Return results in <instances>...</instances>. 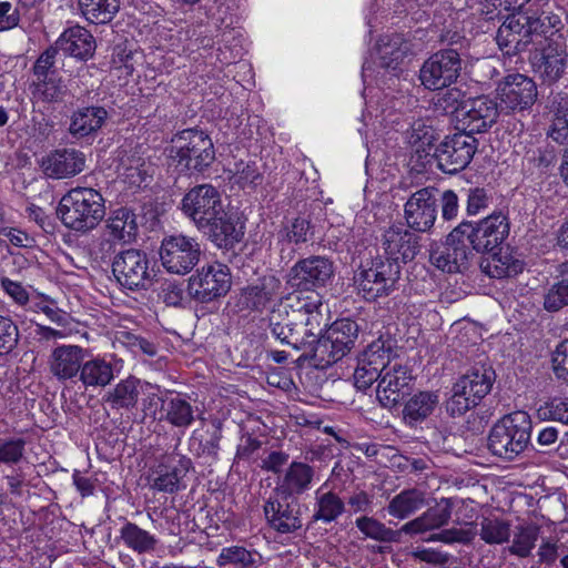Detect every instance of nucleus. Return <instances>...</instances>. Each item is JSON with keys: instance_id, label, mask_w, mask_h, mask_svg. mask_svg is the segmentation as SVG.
<instances>
[{"instance_id": "f257e3e1", "label": "nucleus", "mask_w": 568, "mask_h": 568, "mask_svg": "<svg viewBox=\"0 0 568 568\" xmlns=\"http://www.w3.org/2000/svg\"><path fill=\"white\" fill-rule=\"evenodd\" d=\"M169 160V165L180 174L204 173L215 161L214 144L203 131L196 129L180 131L172 139Z\"/></svg>"}, {"instance_id": "f03ea898", "label": "nucleus", "mask_w": 568, "mask_h": 568, "mask_svg": "<svg viewBox=\"0 0 568 568\" xmlns=\"http://www.w3.org/2000/svg\"><path fill=\"white\" fill-rule=\"evenodd\" d=\"M62 224L77 232L93 230L104 217V199L92 187H74L62 196L57 209Z\"/></svg>"}, {"instance_id": "7ed1b4c3", "label": "nucleus", "mask_w": 568, "mask_h": 568, "mask_svg": "<svg viewBox=\"0 0 568 568\" xmlns=\"http://www.w3.org/2000/svg\"><path fill=\"white\" fill-rule=\"evenodd\" d=\"M532 423L528 413L517 410L505 415L489 430L487 448L491 455L511 462L529 446Z\"/></svg>"}, {"instance_id": "20e7f679", "label": "nucleus", "mask_w": 568, "mask_h": 568, "mask_svg": "<svg viewBox=\"0 0 568 568\" xmlns=\"http://www.w3.org/2000/svg\"><path fill=\"white\" fill-rule=\"evenodd\" d=\"M495 381L496 373L491 365H474L453 384L446 412L453 417L464 415L490 393Z\"/></svg>"}, {"instance_id": "39448f33", "label": "nucleus", "mask_w": 568, "mask_h": 568, "mask_svg": "<svg viewBox=\"0 0 568 568\" xmlns=\"http://www.w3.org/2000/svg\"><path fill=\"white\" fill-rule=\"evenodd\" d=\"M359 326L351 318L335 321L313 345L310 355L315 366L325 368L341 361L355 345Z\"/></svg>"}, {"instance_id": "423d86ee", "label": "nucleus", "mask_w": 568, "mask_h": 568, "mask_svg": "<svg viewBox=\"0 0 568 568\" xmlns=\"http://www.w3.org/2000/svg\"><path fill=\"white\" fill-rule=\"evenodd\" d=\"M459 233L473 251L490 253L500 250V245L509 234V221L501 212L493 213L477 223L467 221L459 223L452 237Z\"/></svg>"}, {"instance_id": "0eeeda50", "label": "nucleus", "mask_w": 568, "mask_h": 568, "mask_svg": "<svg viewBox=\"0 0 568 568\" xmlns=\"http://www.w3.org/2000/svg\"><path fill=\"white\" fill-rule=\"evenodd\" d=\"M399 276L400 266L396 261L377 257L362 265L354 280L358 294L366 301H375L394 292Z\"/></svg>"}, {"instance_id": "6e6552de", "label": "nucleus", "mask_w": 568, "mask_h": 568, "mask_svg": "<svg viewBox=\"0 0 568 568\" xmlns=\"http://www.w3.org/2000/svg\"><path fill=\"white\" fill-rule=\"evenodd\" d=\"M462 70L460 53L453 48L442 49L424 61L419 69V80L427 90H442L455 83Z\"/></svg>"}, {"instance_id": "1a4fd4ad", "label": "nucleus", "mask_w": 568, "mask_h": 568, "mask_svg": "<svg viewBox=\"0 0 568 568\" xmlns=\"http://www.w3.org/2000/svg\"><path fill=\"white\" fill-rule=\"evenodd\" d=\"M112 274L123 288L130 291L149 288L154 277L148 254L138 248L119 252L112 262Z\"/></svg>"}, {"instance_id": "9d476101", "label": "nucleus", "mask_w": 568, "mask_h": 568, "mask_svg": "<svg viewBox=\"0 0 568 568\" xmlns=\"http://www.w3.org/2000/svg\"><path fill=\"white\" fill-rule=\"evenodd\" d=\"M201 245L196 237L182 233L164 236L160 250V261L166 272L185 275L200 262Z\"/></svg>"}, {"instance_id": "9b49d317", "label": "nucleus", "mask_w": 568, "mask_h": 568, "mask_svg": "<svg viewBox=\"0 0 568 568\" xmlns=\"http://www.w3.org/2000/svg\"><path fill=\"white\" fill-rule=\"evenodd\" d=\"M232 276L227 265L214 262L202 266L189 278L187 292L200 303H210L225 296L231 290Z\"/></svg>"}, {"instance_id": "f8f14e48", "label": "nucleus", "mask_w": 568, "mask_h": 568, "mask_svg": "<svg viewBox=\"0 0 568 568\" xmlns=\"http://www.w3.org/2000/svg\"><path fill=\"white\" fill-rule=\"evenodd\" d=\"M263 513L267 526L281 535H295L303 528L302 505L297 497L272 490L264 500Z\"/></svg>"}, {"instance_id": "ddd939ff", "label": "nucleus", "mask_w": 568, "mask_h": 568, "mask_svg": "<svg viewBox=\"0 0 568 568\" xmlns=\"http://www.w3.org/2000/svg\"><path fill=\"white\" fill-rule=\"evenodd\" d=\"M477 146V139L466 131L446 136L434 153L438 169L447 174L463 171L474 158Z\"/></svg>"}, {"instance_id": "4468645a", "label": "nucleus", "mask_w": 568, "mask_h": 568, "mask_svg": "<svg viewBox=\"0 0 568 568\" xmlns=\"http://www.w3.org/2000/svg\"><path fill=\"white\" fill-rule=\"evenodd\" d=\"M500 110L506 113H524L530 111L538 98L536 82L523 73H510L497 85Z\"/></svg>"}, {"instance_id": "2eb2a0df", "label": "nucleus", "mask_w": 568, "mask_h": 568, "mask_svg": "<svg viewBox=\"0 0 568 568\" xmlns=\"http://www.w3.org/2000/svg\"><path fill=\"white\" fill-rule=\"evenodd\" d=\"M224 209L220 191L212 184L205 183L190 189L181 201V211L196 226H206L216 214Z\"/></svg>"}, {"instance_id": "dca6fc26", "label": "nucleus", "mask_w": 568, "mask_h": 568, "mask_svg": "<svg viewBox=\"0 0 568 568\" xmlns=\"http://www.w3.org/2000/svg\"><path fill=\"white\" fill-rule=\"evenodd\" d=\"M335 273L334 262L321 255L297 261L287 274V284L300 291L314 292L325 287Z\"/></svg>"}, {"instance_id": "f3484780", "label": "nucleus", "mask_w": 568, "mask_h": 568, "mask_svg": "<svg viewBox=\"0 0 568 568\" xmlns=\"http://www.w3.org/2000/svg\"><path fill=\"white\" fill-rule=\"evenodd\" d=\"M567 47L562 41L545 39V44L529 55L532 72L547 84L562 78L567 67Z\"/></svg>"}, {"instance_id": "a211bd4d", "label": "nucleus", "mask_w": 568, "mask_h": 568, "mask_svg": "<svg viewBox=\"0 0 568 568\" xmlns=\"http://www.w3.org/2000/svg\"><path fill=\"white\" fill-rule=\"evenodd\" d=\"M191 468L192 460L189 457L174 452L164 454L150 473V487L159 493L175 494L184 488L182 481Z\"/></svg>"}, {"instance_id": "6ab92c4d", "label": "nucleus", "mask_w": 568, "mask_h": 568, "mask_svg": "<svg viewBox=\"0 0 568 568\" xmlns=\"http://www.w3.org/2000/svg\"><path fill=\"white\" fill-rule=\"evenodd\" d=\"M438 190L423 187L414 192L404 205V219L414 232H429L437 219Z\"/></svg>"}, {"instance_id": "aec40b11", "label": "nucleus", "mask_w": 568, "mask_h": 568, "mask_svg": "<svg viewBox=\"0 0 568 568\" xmlns=\"http://www.w3.org/2000/svg\"><path fill=\"white\" fill-rule=\"evenodd\" d=\"M297 316L301 315L297 314ZM295 317L296 314L292 313L285 300L268 316L270 333L282 345H286L294 351H303L304 355H307L310 343L305 342L306 338L302 334V326Z\"/></svg>"}, {"instance_id": "412c9836", "label": "nucleus", "mask_w": 568, "mask_h": 568, "mask_svg": "<svg viewBox=\"0 0 568 568\" xmlns=\"http://www.w3.org/2000/svg\"><path fill=\"white\" fill-rule=\"evenodd\" d=\"M413 375L408 366L394 362L386 368L376 388V398L388 409L396 407L412 390Z\"/></svg>"}, {"instance_id": "4be33fe9", "label": "nucleus", "mask_w": 568, "mask_h": 568, "mask_svg": "<svg viewBox=\"0 0 568 568\" xmlns=\"http://www.w3.org/2000/svg\"><path fill=\"white\" fill-rule=\"evenodd\" d=\"M286 302L293 314L301 315H296L295 320L302 326V334L306 338L305 342L310 343V347H307V356H310L313 345H316L317 339L323 335V326H326L321 312L322 301L318 295L315 298L295 295L287 297Z\"/></svg>"}, {"instance_id": "5701e85b", "label": "nucleus", "mask_w": 568, "mask_h": 568, "mask_svg": "<svg viewBox=\"0 0 568 568\" xmlns=\"http://www.w3.org/2000/svg\"><path fill=\"white\" fill-rule=\"evenodd\" d=\"M381 246L387 261L407 263L419 252V236L402 223H395L386 227L381 236Z\"/></svg>"}, {"instance_id": "b1692460", "label": "nucleus", "mask_w": 568, "mask_h": 568, "mask_svg": "<svg viewBox=\"0 0 568 568\" xmlns=\"http://www.w3.org/2000/svg\"><path fill=\"white\" fill-rule=\"evenodd\" d=\"M454 234L455 229L447 235L445 245L433 250L429 255L432 264L447 273L466 271L474 256L473 250L462 234L452 237Z\"/></svg>"}, {"instance_id": "393cba45", "label": "nucleus", "mask_w": 568, "mask_h": 568, "mask_svg": "<svg viewBox=\"0 0 568 568\" xmlns=\"http://www.w3.org/2000/svg\"><path fill=\"white\" fill-rule=\"evenodd\" d=\"M499 116L497 102L488 95L468 98L463 105L460 121L467 133H483L490 129Z\"/></svg>"}, {"instance_id": "a878e982", "label": "nucleus", "mask_w": 568, "mask_h": 568, "mask_svg": "<svg viewBox=\"0 0 568 568\" xmlns=\"http://www.w3.org/2000/svg\"><path fill=\"white\" fill-rule=\"evenodd\" d=\"M85 166V155L77 149H57L42 156V173L54 180L69 179L81 173Z\"/></svg>"}, {"instance_id": "bb28decb", "label": "nucleus", "mask_w": 568, "mask_h": 568, "mask_svg": "<svg viewBox=\"0 0 568 568\" xmlns=\"http://www.w3.org/2000/svg\"><path fill=\"white\" fill-rule=\"evenodd\" d=\"M244 224L240 223L237 217L222 210V214H216L206 226L199 229L207 239L219 248L232 250L244 236Z\"/></svg>"}, {"instance_id": "cd10ccee", "label": "nucleus", "mask_w": 568, "mask_h": 568, "mask_svg": "<svg viewBox=\"0 0 568 568\" xmlns=\"http://www.w3.org/2000/svg\"><path fill=\"white\" fill-rule=\"evenodd\" d=\"M87 351L79 345H59L50 354V373L59 381L79 378Z\"/></svg>"}, {"instance_id": "c85d7f7f", "label": "nucleus", "mask_w": 568, "mask_h": 568, "mask_svg": "<svg viewBox=\"0 0 568 568\" xmlns=\"http://www.w3.org/2000/svg\"><path fill=\"white\" fill-rule=\"evenodd\" d=\"M526 14L518 12L506 18L498 28L496 42L504 54L513 57L527 50L532 39L528 37L525 24Z\"/></svg>"}, {"instance_id": "c756f323", "label": "nucleus", "mask_w": 568, "mask_h": 568, "mask_svg": "<svg viewBox=\"0 0 568 568\" xmlns=\"http://www.w3.org/2000/svg\"><path fill=\"white\" fill-rule=\"evenodd\" d=\"M282 283L273 274L258 277L241 290L239 304L244 310L263 311L281 294Z\"/></svg>"}, {"instance_id": "7c9ffc66", "label": "nucleus", "mask_w": 568, "mask_h": 568, "mask_svg": "<svg viewBox=\"0 0 568 568\" xmlns=\"http://www.w3.org/2000/svg\"><path fill=\"white\" fill-rule=\"evenodd\" d=\"M453 508L454 503L452 498L443 497L435 506L427 508L418 517L405 523L400 527V531L413 537L439 529L449 523Z\"/></svg>"}, {"instance_id": "2f4dec72", "label": "nucleus", "mask_w": 568, "mask_h": 568, "mask_svg": "<svg viewBox=\"0 0 568 568\" xmlns=\"http://www.w3.org/2000/svg\"><path fill=\"white\" fill-rule=\"evenodd\" d=\"M57 51L80 61L93 57L97 48L94 37L85 28L73 26L64 30L55 41Z\"/></svg>"}, {"instance_id": "473e14b6", "label": "nucleus", "mask_w": 568, "mask_h": 568, "mask_svg": "<svg viewBox=\"0 0 568 568\" xmlns=\"http://www.w3.org/2000/svg\"><path fill=\"white\" fill-rule=\"evenodd\" d=\"M160 419L176 428L190 427L196 418L197 407L180 393L166 392L161 398Z\"/></svg>"}, {"instance_id": "72a5a7b5", "label": "nucleus", "mask_w": 568, "mask_h": 568, "mask_svg": "<svg viewBox=\"0 0 568 568\" xmlns=\"http://www.w3.org/2000/svg\"><path fill=\"white\" fill-rule=\"evenodd\" d=\"M108 111L100 105L81 106L70 118L69 133L77 139L95 135L105 124Z\"/></svg>"}, {"instance_id": "f704fd0d", "label": "nucleus", "mask_w": 568, "mask_h": 568, "mask_svg": "<svg viewBox=\"0 0 568 568\" xmlns=\"http://www.w3.org/2000/svg\"><path fill=\"white\" fill-rule=\"evenodd\" d=\"M138 229L136 214L128 207H120L109 214L103 232L118 244H129L135 240Z\"/></svg>"}, {"instance_id": "c9c22d12", "label": "nucleus", "mask_w": 568, "mask_h": 568, "mask_svg": "<svg viewBox=\"0 0 568 568\" xmlns=\"http://www.w3.org/2000/svg\"><path fill=\"white\" fill-rule=\"evenodd\" d=\"M315 470L303 462H292L273 489L290 497H297L307 491L313 483Z\"/></svg>"}, {"instance_id": "e433bc0d", "label": "nucleus", "mask_w": 568, "mask_h": 568, "mask_svg": "<svg viewBox=\"0 0 568 568\" xmlns=\"http://www.w3.org/2000/svg\"><path fill=\"white\" fill-rule=\"evenodd\" d=\"M326 486L327 483L315 491L313 523L331 524L345 513L346 504L344 499L334 490H326Z\"/></svg>"}, {"instance_id": "4c0bfd02", "label": "nucleus", "mask_w": 568, "mask_h": 568, "mask_svg": "<svg viewBox=\"0 0 568 568\" xmlns=\"http://www.w3.org/2000/svg\"><path fill=\"white\" fill-rule=\"evenodd\" d=\"M410 51L402 34L383 36L377 43L379 67L396 71Z\"/></svg>"}, {"instance_id": "58836bf2", "label": "nucleus", "mask_w": 568, "mask_h": 568, "mask_svg": "<svg viewBox=\"0 0 568 568\" xmlns=\"http://www.w3.org/2000/svg\"><path fill=\"white\" fill-rule=\"evenodd\" d=\"M114 366L104 357L95 356L84 359L79 381L88 388H103L114 379Z\"/></svg>"}, {"instance_id": "ea45409f", "label": "nucleus", "mask_w": 568, "mask_h": 568, "mask_svg": "<svg viewBox=\"0 0 568 568\" xmlns=\"http://www.w3.org/2000/svg\"><path fill=\"white\" fill-rule=\"evenodd\" d=\"M153 166L136 152L121 158L119 172L124 181L134 187L146 186L152 180Z\"/></svg>"}, {"instance_id": "a19ab883", "label": "nucleus", "mask_w": 568, "mask_h": 568, "mask_svg": "<svg viewBox=\"0 0 568 568\" xmlns=\"http://www.w3.org/2000/svg\"><path fill=\"white\" fill-rule=\"evenodd\" d=\"M438 404L439 395L437 392H418L405 403L403 418L406 424L414 426L430 416Z\"/></svg>"}, {"instance_id": "79ce46f5", "label": "nucleus", "mask_w": 568, "mask_h": 568, "mask_svg": "<svg viewBox=\"0 0 568 568\" xmlns=\"http://www.w3.org/2000/svg\"><path fill=\"white\" fill-rule=\"evenodd\" d=\"M426 493L418 488H408L395 495L388 503L387 513L397 518L406 519L426 506Z\"/></svg>"}, {"instance_id": "37998d69", "label": "nucleus", "mask_w": 568, "mask_h": 568, "mask_svg": "<svg viewBox=\"0 0 568 568\" xmlns=\"http://www.w3.org/2000/svg\"><path fill=\"white\" fill-rule=\"evenodd\" d=\"M30 92L33 102L49 104L63 103L69 95V89L60 75L32 81Z\"/></svg>"}, {"instance_id": "c03bdc74", "label": "nucleus", "mask_w": 568, "mask_h": 568, "mask_svg": "<svg viewBox=\"0 0 568 568\" xmlns=\"http://www.w3.org/2000/svg\"><path fill=\"white\" fill-rule=\"evenodd\" d=\"M139 384L136 377L129 376L110 389L103 399L112 409H132L139 399Z\"/></svg>"}, {"instance_id": "a18cd8bd", "label": "nucleus", "mask_w": 568, "mask_h": 568, "mask_svg": "<svg viewBox=\"0 0 568 568\" xmlns=\"http://www.w3.org/2000/svg\"><path fill=\"white\" fill-rule=\"evenodd\" d=\"M120 539L124 546L138 555L153 552L158 546V538L135 523L126 521L120 529Z\"/></svg>"}, {"instance_id": "49530a36", "label": "nucleus", "mask_w": 568, "mask_h": 568, "mask_svg": "<svg viewBox=\"0 0 568 568\" xmlns=\"http://www.w3.org/2000/svg\"><path fill=\"white\" fill-rule=\"evenodd\" d=\"M393 341L383 337L373 341L358 358V363L365 365L368 369L374 368L382 374L393 365Z\"/></svg>"}, {"instance_id": "de8ad7c7", "label": "nucleus", "mask_w": 568, "mask_h": 568, "mask_svg": "<svg viewBox=\"0 0 568 568\" xmlns=\"http://www.w3.org/2000/svg\"><path fill=\"white\" fill-rule=\"evenodd\" d=\"M540 535V527L534 523H523L511 530L513 540L505 548L510 555L527 558L531 555Z\"/></svg>"}, {"instance_id": "09e8293b", "label": "nucleus", "mask_w": 568, "mask_h": 568, "mask_svg": "<svg viewBox=\"0 0 568 568\" xmlns=\"http://www.w3.org/2000/svg\"><path fill=\"white\" fill-rule=\"evenodd\" d=\"M491 254L484 257L480 262V270L483 273L493 278H507L516 276L524 270V263L509 254Z\"/></svg>"}, {"instance_id": "8fccbe9b", "label": "nucleus", "mask_w": 568, "mask_h": 568, "mask_svg": "<svg viewBox=\"0 0 568 568\" xmlns=\"http://www.w3.org/2000/svg\"><path fill=\"white\" fill-rule=\"evenodd\" d=\"M83 16L92 23L112 21L121 7V0H78Z\"/></svg>"}, {"instance_id": "3c124183", "label": "nucleus", "mask_w": 568, "mask_h": 568, "mask_svg": "<svg viewBox=\"0 0 568 568\" xmlns=\"http://www.w3.org/2000/svg\"><path fill=\"white\" fill-rule=\"evenodd\" d=\"M479 537L487 545H503L509 542L511 524L500 517H484L479 523Z\"/></svg>"}, {"instance_id": "603ef678", "label": "nucleus", "mask_w": 568, "mask_h": 568, "mask_svg": "<svg viewBox=\"0 0 568 568\" xmlns=\"http://www.w3.org/2000/svg\"><path fill=\"white\" fill-rule=\"evenodd\" d=\"M314 236V225L305 216H297L286 224L278 232L280 242L301 245L307 243Z\"/></svg>"}, {"instance_id": "864d4df0", "label": "nucleus", "mask_w": 568, "mask_h": 568, "mask_svg": "<svg viewBox=\"0 0 568 568\" xmlns=\"http://www.w3.org/2000/svg\"><path fill=\"white\" fill-rule=\"evenodd\" d=\"M355 526L366 538L381 542H397L404 531L393 530L374 517L361 516L356 518Z\"/></svg>"}, {"instance_id": "5fc2aeb1", "label": "nucleus", "mask_w": 568, "mask_h": 568, "mask_svg": "<svg viewBox=\"0 0 568 568\" xmlns=\"http://www.w3.org/2000/svg\"><path fill=\"white\" fill-rule=\"evenodd\" d=\"M256 556V551H251L243 546L224 547L216 558V565L219 567L232 565L237 568H254L257 564Z\"/></svg>"}, {"instance_id": "6e6d98bb", "label": "nucleus", "mask_w": 568, "mask_h": 568, "mask_svg": "<svg viewBox=\"0 0 568 568\" xmlns=\"http://www.w3.org/2000/svg\"><path fill=\"white\" fill-rule=\"evenodd\" d=\"M408 143L416 149V152L428 154L434 142L437 140L436 130L424 120L415 121L407 132Z\"/></svg>"}, {"instance_id": "4d7b16f0", "label": "nucleus", "mask_w": 568, "mask_h": 568, "mask_svg": "<svg viewBox=\"0 0 568 568\" xmlns=\"http://www.w3.org/2000/svg\"><path fill=\"white\" fill-rule=\"evenodd\" d=\"M222 439V429L216 426L211 433L209 438L203 442L193 433L190 438V450L197 457L207 456L216 460L219 458L220 442Z\"/></svg>"}, {"instance_id": "13d9d810", "label": "nucleus", "mask_w": 568, "mask_h": 568, "mask_svg": "<svg viewBox=\"0 0 568 568\" xmlns=\"http://www.w3.org/2000/svg\"><path fill=\"white\" fill-rule=\"evenodd\" d=\"M537 417L568 425V397L549 398L538 407Z\"/></svg>"}, {"instance_id": "bf43d9fd", "label": "nucleus", "mask_w": 568, "mask_h": 568, "mask_svg": "<svg viewBox=\"0 0 568 568\" xmlns=\"http://www.w3.org/2000/svg\"><path fill=\"white\" fill-rule=\"evenodd\" d=\"M544 308L547 312H558L568 306V277L554 283L544 295Z\"/></svg>"}, {"instance_id": "052dcab7", "label": "nucleus", "mask_w": 568, "mask_h": 568, "mask_svg": "<svg viewBox=\"0 0 568 568\" xmlns=\"http://www.w3.org/2000/svg\"><path fill=\"white\" fill-rule=\"evenodd\" d=\"M27 442L22 437H12L0 440V464L17 465L24 456Z\"/></svg>"}, {"instance_id": "680f3d73", "label": "nucleus", "mask_w": 568, "mask_h": 568, "mask_svg": "<svg viewBox=\"0 0 568 568\" xmlns=\"http://www.w3.org/2000/svg\"><path fill=\"white\" fill-rule=\"evenodd\" d=\"M19 338L18 325L11 317L0 314V357L11 353L17 347Z\"/></svg>"}, {"instance_id": "e2e57ef3", "label": "nucleus", "mask_w": 568, "mask_h": 568, "mask_svg": "<svg viewBox=\"0 0 568 568\" xmlns=\"http://www.w3.org/2000/svg\"><path fill=\"white\" fill-rule=\"evenodd\" d=\"M118 341L131 351L134 355H146L153 357L158 354V346L154 342L130 332H122Z\"/></svg>"}, {"instance_id": "0e129e2a", "label": "nucleus", "mask_w": 568, "mask_h": 568, "mask_svg": "<svg viewBox=\"0 0 568 568\" xmlns=\"http://www.w3.org/2000/svg\"><path fill=\"white\" fill-rule=\"evenodd\" d=\"M57 48L50 47L37 59L33 65V80L38 81L41 79L58 77V72L54 69Z\"/></svg>"}, {"instance_id": "69168bd1", "label": "nucleus", "mask_w": 568, "mask_h": 568, "mask_svg": "<svg viewBox=\"0 0 568 568\" xmlns=\"http://www.w3.org/2000/svg\"><path fill=\"white\" fill-rule=\"evenodd\" d=\"M491 203V195L484 187L468 190L466 212L468 215H477L488 209Z\"/></svg>"}, {"instance_id": "338daca9", "label": "nucleus", "mask_w": 568, "mask_h": 568, "mask_svg": "<svg viewBox=\"0 0 568 568\" xmlns=\"http://www.w3.org/2000/svg\"><path fill=\"white\" fill-rule=\"evenodd\" d=\"M551 362L556 377L568 383V338L556 346Z\"/></svg>"}, {"instance_id": "774afa93", "label": "nucleus", "mask_w": 568, "mask_h": 568, "mask_svg": "<svg viewBox=\"0 0 568 568\" xmlns=\"http://www.w3.org/2000/svg\"><path fill=\"white\" fill-rule=\"evenodd\" d=\"M261 179V174L255 162L240 161L235 164L234 181L242 187L255 184Z\"/></svg>"}]
</instances>
